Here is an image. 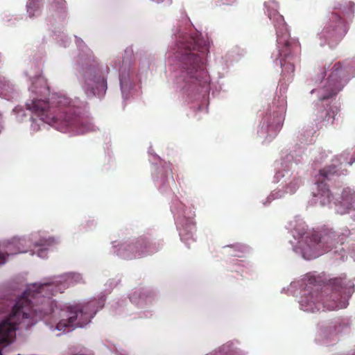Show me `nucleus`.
<instances>
[{"mask_svg": "<svg viewBox=\"0 0 355 355\" xmlns=\"http://www.w3.org/2000/svg\"><path fill=\"white\" fill-rule=\"evenodd\" d=\"M206 42L199 36L183 35L176 43L175 57L180 62L185 81L205 86L209 77L205 68V56L208 53Z\"/></svg>", "mask_w": 355, "mask_h": 355, "instance_id": "f257e3e1", "label": "nucleus"}, {"mask_svg": "<svg viewBox=\"0 0 355 355\" xmlns=\"http://www.w3.org/2000/svg\"><path fill=\"white\" fill-rule=\"evenodd\" d=\"M26 107L42 121L59 131L85 134L95 130L94 125L90 121L76 115L69 107H51L49 102L35 99L26 103Z\"/></svg>", "mask_w": 355, "mask_h": 355, "instance_id": "f03ea898", "label": "nucleus"}, {"mask_svg": "<svg viewBox=\"0 0 355 355\" xmlns=\"http://www.w3.org/2000/svg\"><path fill=\"white\" fill-rule=\"evenodd\" d=\"M101 307L100 302L96 300L69 306L62 311L63 318L57 323L56 329L64 331L67 328L83 327L90 322Z\"/></svg>", "mask_w": 355, "mask_h": 355, "instance_id": "7ed1b4c3", "label": "nucleus"}, {"mask_svg": "<svg viewBox=\"0 0 355 355\" xmlns=\"http://www.w3.org/2000/svg\"><path fill=\"white\" fill-rule=\"evenodd\" d=\"M83 89L89 96H103L107 89V81L105 72L98 63H94L87 67L83 73Z\"/></svg>", "mask_w": 355, "mask_h": 355, "instance_id": "20e7f679", "label": "nucleus"}, {"mask_svg": "<svg viewBox=\"0 0 355 355\" xmlns=\"http://www.w3.org/2000/svg\"><path fill=\"white\" fill-rule=\"evenodd\" d=\"M337 235L334 232L328 230L323 233L312 232L307 233L305 239L307 245L314 252H318L320 250L323 252L329 251L336 243H338Z\"/></svg>", "mask_w": 355, "mask_h": 355, "instance_id": "39448f33", "label": "nucleus"}, {"mask_svg": "<svg viewBox=\"0 0 355 355\" xmlns=\"http://www.w3.org/2000/svg\"><path fill=\"white\" fill-rule=\"evenodd\" d=\"M158 247L146 237H139L135 242L125 245L121 252L124 259L139 258L158 251Z\"/></svg>", "mask_w": 355, "mask_h": 355, "instance_id": "423d86ee", "label": "nucleus"}, {"mask_svg": "<svg viewBox=\"0 0 355 355\" xmlns=\"http://www.w3.org/2000/svg\"><path fill=\"white\" fill-rule=\"evenodd\" d=\"M346 76L345 71L343 69L340 62H336L334 64L329 75L328 93L320 97L321 101L328 99L336 95L343 87V80Z\"/></svg>", "mask_w": 355, "mask_h": 355, "instance_id": "0eeeda50", "label": "nucleus"}, {"mask_svg": "<svg viewBox=\"0 0 355 355\" xmlns=\"http://www.w3.org/2000/svg\"><path fill=\"white\" fill-rule=\"evenodd\" d=\"M347 29L342 17L332 13L328 24L324 27L321 34L327 40H340L346 33Z\"/></svg>", "mask_w": 355, "mask_h": 355, "instance_id": "6e6552de", "label": "nucleus"}, {"mask_svg": "<svg viewBox=\"0 0 355 355\" xmlns=\"http://www.w3.org/2000/svg\"><path fill=\"white\" fill-rule=\"evenodd\" d=\"M299 49L297 44L291 45L288 42H286L284 47L279 51V55L282 58L280 60V64L282 68L284 76H293L295 71V66L293 62V51Z\"/></svg>", "mask_w": 355, "mask_h": 355, "instance_id": "1a4fd4ad", "label": "nucleus"}, {"mask_svg": "<svg viewBox=\"0 0 355 355\" xmlns=\"http://www.w3.org/2000/svg\"><path fill=\"white\" fill-rule=\"evenodd\" d=\"M336 206V211L340 214H345L350 210H355V191L344 190L342 193V200Z\"/></svg>", "mask_w": 355, "mask_h": 355, "instance_id": "9d476101", "label": "nucleus"}, {"mask_svg": "<svg viewBox=\"0 0 355 355\" xmlns=\"http://www.w3.org/2000/svg\"><path fill=\"white\" fill-rule=\"evenodd\" d=\"M334 175H338V170L336 166L334 165L328 166L320 171V175L324 180H329Z\"/></svg>", "mask_w": 355, "mask_h": 355, "instance_id": "9b49d317", "label": "nucleus"}, {"mask_svg": "<svg viewBox=\"0 0 355 355\" xmlns=\"http://www.w3.org/2000/svg\"><path fill=\"white\" fill-rule=\"evenodd\" d=\"M318 188H322V192L321 193H320V198H325L327 199V201H325V200H321V203L322 205H325L328 202H329L331 201V193L330 192V191L329 190L328 188H327L326 187V184H323V182L322 181L319 184H318Z\"/></svg>", "mask_w": 355, "mask_h": 355, "instance_id": "f8f14e48", "label": "nucleus"}, {"mask_svg": "<svg viewBox=\"0 0 355 355\" xmlns=\"http://www.w3.org/2000/svg\"><path fill=\"white\" fill-rule=\"evenodd\" d=\"M277 20L279 21L278 24H275V26L277 28V33H278V29H280L282 32L286 31V28L284 21L283 17L281 15L277 16Z\"/></svg>", "mask_w": 355, "mask_h": 355, "instance_id": "ddd939ff", "label": "nucleus"}, {"mask_svg": "<svg viewBox=\"0 0 355 355\" xmlns=\"http://www.w3.org/2000/svg\"><path fill=\"white\" fill-rule=\"evenodd\" d=\"M324 306L326 307L327 309L329 310V311H333L335 309L342 308V306H340L338 302H337L334 300L333 302H330V303L324 302Z\"/></svg>", "mask_w": 355, "mask_h": 355, "instance_id": "4468645a", "label": "nucleus"}, {"mask_svg": "<svg viewBox=\"0 0 355 355\" xmlns=\"http://www.w3.org/2000/svg\"><path fill=\"white\" fill-rule=\"evenodd\" d=\"M329 116V113L327 110H322L319 117L317 119L319 121H323L327 120V118Z\"/></svg>", "mask_w": 355, "mask_h": 355, "instance_id": "2eb2a0df", "label": "nucleus"}, {"mask_svg": "<svg viewBox=\"0 0 355 355\" xmlns=\"http://www.w3.org/2000/svg\"><path fill=\"white\" fill-rule=\"evenodd\" d=\"M8 256V254H5L3 253L0 252V265L4 264L6 261V257Z\"/></svg>", "mask_w": 355, "mask_h": 355, "instance_id": "dca6fc26", "label": "nucleus"}, {"mask_svg": "<svg viewBox=\"0 0 355 355\" xmlns=\"http://www.w3.org/2000/svg\"><path fill=\"white\" fill-rule=\"evenodd\" d=\"M38 256H39V257H44L46 256V250L42 249V250L38 252Z\"/></svg>", "mask_w": 355, "mask_h": 355, "instance_id": "f3484780", "label": "nucleus"}, {"mask_svg": "<svg viewBox=\"0 0 355 355\" xmlns=\"http://www.w3.org/2000/svg\"><path fill=\"white\" fill-rule=\"evenodd\" d=\"M24 252L25 251H22V250H18L17 252H12V254H17V252Z\"/></svg>", "mask_w": 355, "mask_h": 355, "instance_id": "a211bd4d", "label": "nucleus"}, {"mask_svg": "<svg viewBox=\"0 0 355 355\" xmlns=\"http://www.w3.org/2000/svg\"><path fill=\"white\" fill-rule=\"evenodd\" d=\"M180 235L182 237H183V236H184V233H183V232H182V231H181V232H180Z\"/></svg>", "mask_w": 355, "mask_h": 355, "instance_id": "6ab92c4d", "label": "nucleus"}, {"mask_svg": "<svg viewBox=\"0 0 355 355\" xmlns=\"http://www.w3.org/2000/svg\"><path fill=\"white\" fill-rule=\"evenodd\" d=\"M354 161H355V158L354 159V160H353L352 162H349V165H352V163H353Z\"/></svg>", "mask_w": 355, "mask_h": 355, "instance_id": "aec40b11", "label": "nucleus"}, {"mask_svg": "<svg viewBox=\"0 0 355 355\" xmlns=\"http://www.w3.org/2000/svg\"><path fill=\"white\" fill-rule=\"evenodd\" d=\"M109 69L107 67H106V69H105V71L107 73Z\"/></svg>", "mask_w": 355, "mask_h": 355, "instance_id": "412c9836", "label": "nucleus"}]
</instances>
